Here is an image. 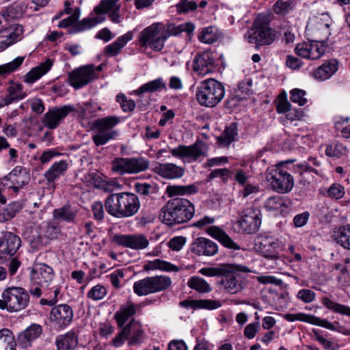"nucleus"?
Instances as JSON below:
<instances>
[{"label": "nucleus", "mask_w": 350, "mask_h": 350, "mask_svg": "<svg viewBox=\"0 0 350 350\" xmlns=\"http://www.w3.org/2000/svg\"><path fill=\"white\" fill-rule=\"evenodd\" d=\"M117 135V131H97V133L92 136V140L96 146H99L106 144L109 140L116 137Z\"/></svg>", "instance_id": "48"}, {"label": "nucleus", "mask_w": 350, "mask_h": 350, "mask_svg": "<svg viewBox=\"0 0 350 350\" xmlns=\"http://www.w3.org/2000/svg\"><path fill=\"white\" fill-rule=\"evenodd\" d=\"M130 321H134L135 323L131 325V338L129 341V345H134L139 344L142 342V338L144 334V331L141 329L139 323L135 319H131Z\"/></svg>", "instance_id": "49"}, {"label": "nucleus", "mask_w": 350, "mask_h": 350, "mask_svg": "<svg viewBox=\"0 0 350 350\" xmlns=\"http://www.w3.org/2000/svg\"><path fill=\"white\" fill-rule=\"evenodd\" d=\"M226 265L232 266V272L223 274V278L219 282L224 289L228 293L236 294L243 289V278L241 273H250L252 271L247 267L239 264L226 263Z\"/></svg>", "instance_id": "9"}, {"label": "nucleus", "mask_w": 350, "mask_h": 350, "mask_svg": "<svg viewBox=\"0 0 350 350\" xmlns=\"http://www.w3.org/2000/svg\"><path fill=\"white\" fill-rule=\"evenodd\" d=\"M195 206L186 198H177L169 200L159 214L162 222L173 226L189 221L193 217Z\"/></svg>", "instance_id": "1"}, {"label": "nucleus", "mask_w": 350, "mask_h": 350, "mask_svg": "<svg viewBox=\"0 0 350 350\" xmlns=\"http://www.w3.org/2000/svg\"><path fill=\"white\" fill-rule=\"evenodd\" d=\"M196 309L215 310L221 306V303L218 300L198 299L194 302Z\"/></svg>", "instance_id": "54"}, {"label": "nucleus", "mask_w": 350, "mask_h": 350, "mask_svg": "<svg viewBox=\"0 0 350 350\" xmlns=\"http://www.w3.org/2000/svg\"><path fill=\"white\" fill-rule=\"evenodd\" d=\"M292 160L280 162L275 169L266 173V180L270 183L272 189L280 193H288L294 186L292 175L286 170V165L291 163Z\"/></svg>", "instance_id": "5"}, {"label": "nucleus", "mask_w": 350, "mask_h": 350, "mask_svg": "<svg viewBox=\"0 0 350 350\" xmlns=\"http://www.w3.org/2000/svg\"><path fill=\"white\" fill-rule=\"evenodd\" d=\"M120 5H115L110 0H101L100 3L94 8V12L96 14L110 13L115 10Z\"/></svg>", "instance_id": "55"}, {"label": "nucleus", "mask_w": 350, "mask_h": 350, "mask_svg": "<svg viewBox=\"0 0 350 350\" xmlns=\"http://www.w3.org/2000/svg\"><path fill=\"white\" fill-rule=\"evenodd\" d=\"M73 310L67 304H59L53 307L50 312V320L59 328L67 327L72 321Z\"/></svg>", "instance_id": "17"}, {"label": "nucleus", "mask_w": 350, "mask_h": 350, "mask_svg": "<svg viewBox=\"0 0 350 350\" xmlns=\"http://www.w3.org/2000/svg\"><path fill=\"white\" fill-rule=\"evenodd\" d=\"M52 65V60L47 59L44 62L41 63L27 72L25 76V81L27 83H34L45 75L51 69Z\"/></svg>", "instance_id": "30"}, {"label": "nucleus", "mask_w": 350, "mask_h": 350, "mask_svg": "<svg viewBox=\"0 0 350 350\" xmlns=\"http://www.w3.org/2000/svg\"><path fill=\"white\" fill-rule=\"evenodd\" d=\"M206 232L225 247L233 250H241V247L239 244L234 242L228 234L219 227L215 226H211L207 228Z\"/></svg>", "instance_id": "24"}, {"label": "nucleus", "mask_w": 350, "mask_h": 350, "mask_svg": "<svg viewBox=\"0 0 350 350\" xmlns=\"http://www.w3.org/2000/svg\"><path fill=\"white\" fill-rule=\"evenodd\" d=\"M112 241L125 247L133 250H143L149 245L146 237L141 234H116L112 237Z\"/></svg>", "instance_id": "16"}, {"label": "nucleus", "mask_w": 350, "mask_h": 350, "mask_svg": "<svg viewBox=\"0 0 350 350\" xmlns=\"http://www.w3.org/2000/svg\"><path fill=\"white\" fill-rule=\"evenodd\" d=\"M53 278V269L46 264H40L33 268L31 279L40 286H48Z\"/></svg>", "instance_id": "21"}, {"label": "nucleus", "mask_w": 350, "mask_h": 350, "mask_svg": "<svg viewBox=\"0 0 350 350\" xmlns=\"http://www.w3.org/2000/svg\"><path fill=\"white\" fill-rule=\"evenodd\" d=\"M23 208L21 202H13L0 211V222L10 220Z\"/></svg>", "instance_id": "36"}, {"label": "nucleus", "mask_w": 350, "mask_h": 350, "mask_svg": "<svg viewBox=\"0 0 350 350\" xmlns=\"http://www.w3.org/2000/svg\"><path fill=\"white\" fill-rule=\"evenodd\" d=\"M136 312L135 306L133 303L128 302L126 306H122L114 315L119 327H123L126 321Z\"/></svg>", "instance_id": "32"}, {"label": "nucleus", "mask_w": 350, "mask_h": 350, "mask_svg": "<svg viewBox=\"0 0 350 350\" xmlns=\"http://www.w3.org/2000/svg\"><path fill=\"white\" fill-rule=\"evenodd\" d=\"M78 211L75 207L66 204L62 208H55L53 211V217L56 220L75 223Z\"/></svg>", "instance_id": "29"}, {"label": "nucleus", "mask_w": 350, "mask_h": 350, "mask_svg": "<svg viewBox=\"0 0 350 350\" xmlns=\"http://www.w3.org/2000/svg\"><path fill=\"white\" fill-rule=\"evenodd\" d=\"M156 174L166 179H176L181 178L185 174L183 167L174 163H158L154 168Z\"/></svg>", "instance_id": "22"}, {"label": "nucleus", "mask_w": 350, "mask_h": 350, "mask_svg": "<svg viewBox=\"0 0 350 350\" xmlns=\"http://www.w3.org/2000/svg\"><path fill=\"white\" fill-rule=\"evenodd\" d=\"M208 147L202 140H197L191 146L179 145L170 150L176 157L186 158L189 163L195 162L200 158L207 157Z\"/></svg>", "instance_id": "11"}, {"label": "nucleus", "mask_w": 350, "mask_h": 350, "mask_svg": "<svg viewBox=\"0 0 350 350\" xmlns=\"http://www.w3.org/2000/svg\"><path fill=\"white\" fill-rule=\"evenodd\" d=\"M150 162L143 157L116 158L111 163V170L120 175L137 174L146 170Z\"/></svg>", "instance_id": "10"}, {"label": "nucleus", "mask_w": 350, "mask_h": 350, "mask_svg": "<svg viewBox=\"0 0 350 350\" xmlns=\"http://www.w3.org/2000/svg\"><path fill=\"white\" fill-rule=\"evenodd\" d=\"M237 135V124L232 123L217 137V142L221 146H228L232 142L236 140Z\"/></svg>", "instance_id": "33"}, {"label": "nucleus", "mask_w": 350, "mask_h": 350, "mask_svg": "<svg viewBox=\"0 0 350 350\" xmlns=\"http://www.w3.org/2000/svg\"><path fill=\"white\" fill-rule=\"evenodd\" d=\"M322 303L329 310L350 317V307L334 302L327 297H323Z\"/></svg>", "instance_id": "47"}, {"label": "nucleus", "mask_w": 350, "mask_h": 350, "mask_svg": "<svg viewBox=\"0 0 350 350\" xmlns=\"http://www.w3.org/2000/svg\"><path fill=\"white\" fill-rule=\"evenodd\" d=\"M7 92L8 94L0 103V107L8 105L14 101L22 100L26 96V94L23 91V85L20 83L11 82Z\"/></svg>", "instance_id": "28"}, {"label": "nucleus", "mask_w": 350, "mask_h": 350, "mask_svg": "<svg viewBox=\"0 0 350 350\" xmlns=\"http://www.w3.org/2000/svg\"><path fill=\"white\" fill-rule=\"evenodd\" d=\"M293 0H278L273 5V10L277 14L284 15L293 9Z\"/></svg>", "instance_id": "53"}, {"label": "nucleus", "mask_w": 350, "mask_h": 350, "mask_svg": "<svg viewBox=\"0 0 350 350\" xmlns=\"http://www.w3.org/2000/svg\"><path fill=\"white\" fill-rule=\"evenodd\" d=\"M278 248L279 243L278 241L265 238L260 242L258 252L266 258L275 260L279 258Z\"/></svg>", "instance_id": "26"}, {"label": "nucleus", "mask_w": 350, "mask_h": 350, "mask_svg": "<svg viewBox=\"0 0 350 350\" xmlns=\"http://www.w3.org/2000/svg\"><path fill=\"white\" fill-rule=\"evenodd\" d=\"M135 323L134 321H130L122 331L112 340L111 343L115 347L121 346L124 340L127 339L131 334V325Z\"/></svg>", "instance_id": "52"}, {"label": "nucleus", "mask_w": 350, "mask_h": 350, "mask_svg": "<svg viewBox=\"0 0 350 350\" xmlns=\"http://www.w3.org/2000/svg\"><path fill=\"white\" fill-rule=\"evenodd\" d=\"M176 8L178 13H186L195 10L197 8V3L194 1L180 0L179 3L176 4Z\"/></svg>", "instance_id": "58"}, {"label": "nucleus", "mask_w": 350, "mask_h": 350, "mask_svg": "<svg viewBox=\"0 0 350 350\" xmlns=\"http://www.w3.org/2000/svg\"><path fill=\"white\" fill-rule=\"evenodd\" d=\"M85 181L90 185L95 187H100L103 183V179L96 172H89L85 176Z\"/></svg>", "instance_id": "63"}, {"label": "nucleus", "mask_w": 350, "mask_h": 350, "mask_svg": "<svg viewBox=\"0 0 350 350\" xmlns=\"http://www.w3.org/2000/svg\"><path fill=\"white\" fill-rule=\"evenodd\" d=\"M16 343L13 333L8 329L0 330V350H16Z\"/></svg>", "instance_id": "37"}, {"label": "nucleus", "mask_w": 350, "mask_h": 350, "mask_svg": "<svg viewBox=\"0 0 350 350\" xmlns=\"http://www.w3.org/2000/svg\"><path fill=\"white\" fill-rule=\"evenodd\" d=\"M284 319L288 321H294L296 320H299L313 325H319L330 330H335L334 325L332 323L329 322L327 320L322 319L314 316L305 314L303 313L286 314L284 315Z\"/></svg>", "instance_id": "23"}, {"label": "nucleus", "mask_w": 350, "mask_h": 350, "mask_svg": "<svg viewBox=\"0 0 350 350\" xmlns=\"http://www.w3.org/2000/svg\"><path fill=\"white\" fill-rule=\"evenodd\" d=\"M250 43L255 44L258 49L261 46L270 45L276 38V31L271 29L266 23H262L259 18L254 23V27L250 29L246 35Z\"/></svg>", "instance_id": "8"}, {"label": "nucleus", "mask_w": 350, "mask_h": 350, "mask_svg": "<svg viewBox=\"0 0 350 350\" xmlns=\"http://www.w3.org/2000/svg\"><path fill=\"white\" fill-rule=\"evenodd\" d=\"M42 332V327L40 325L36 323L31 324L18 334V341L19 345L23 348L31 346V342L37 339Z\"/></svg>", "instance_id": "25"}, {"label": "nucleus", "mask_w": 350, "mask_h": 350, "mask_svg": "<svg viewBox=\"0 0 350 350\" xmlns=\"http://www.w3.org/2000/svg\"><path fill=\"white\" fill-rule=\"evenodd\" d=\"M172 285V280L167 275H155L146 277L135 282L133 284V291L138 296L166 291Z\"/></svg>", "instance_id": "7"}, {"label": "nucleus", "mask_w": 350, "mask_h": 350, "mask_svg": "<svg viewBox=\"0 0 350 350\" xmlns=\"http://www.w3.org/2000/svg\"><path fill=\"white\" fill-rule=\"evenodd\" d=\"M24 57H18L12 62L0 66V78L5 77L18 69L24 61Z\"/></svg>", "instance_id": "46"}, {"label": "nucleus", "mask_w": 350, "mask_h": 350, "mask_svg": "<svg viewBox=\"0 0 350 350\" xmlns=\"http://www.w3.org/2000/svg\"><path fill=\"white\" fill-rule=\"evenodd\" d=\"M75 111L72 105H64L61 107H55L49 109L44 115L42 122L49 129H55L59 126L62 121L71 112Z\"/></svg>", "instance_id": "15"}, {"label": "nucleus", "mask_w": 350, "mask_h": 350, "mask_svg": "<svg viewBox=\"0 0 350 350\" xmlns=\"http://www.w3.org/2000/svg\"><path fill=\"white\" fill-rule=\"evenodd\" d=\"M95 77V69L93 64L78 68L68 73L69 83L75 89H79L88 85Z\"/></svg>", "instance_id": "14"}, {"label": "nucleus", "mask_w": 350, "mask_h": 350, "mask_svg": "<svg viewBox=\"0 0 350 350\" xmlns=\"http://www.w3.org/2000/svg\"><path fill=\"white\" fill-rule=\"evenodd\" d=\"M45 236L50 239H57L60 233L59 224L55 222H49L45 227Z\"/></svg>", "instance_id": "60"}, {"label": "nucleus", "mask_w": 350, "mask_h": 350, "mask_svg": "<svg viewBox=\"0 0 350 350\" xmlns=\"http://www.w3.org/2000/svg\"><path fill=\"white\" fill-rule=\"evenodd\" d=\"M68 164L66 161H60L53 163L51 167L44 173V176L48 183H53L66 170Z\"/></svg>", "instance_id": "34"}, {"label": "nucleus", "mask_w": 350, "mask_h": 350, "mask_svg": "<svg viewBox=\"0 0 350 350\" xmlns=\"http://www.w3.org/2000/svg\"><path fill=\"white\" fill-rule=\"evenodd\" d=\"M180 33V25L168 24L164 26L160 23H155L141 32L139 42L144 46L149 45L153 50L159 51L163 48L164 42L167 38L177 36Z\"/></svg>", "instance_id": "3"}, {"label": "nucleus", "mask_w": 350, "mask_h": 350, "mask_svg": "<svg viewBox=\"0 0 350 350\" xmlns=\"http://www.w3.org/2000/svg\"><path fill=\"white\" fill-rule=\"evenodd\" d=\"M337 70L336 63L324 64L314 72V77L321 80L329 78Z\"/></svg>", "instance_id": "45"}, {"label": "nucleus", "mask_w": 350, "mask_h": 350, "mask_svg": "<svg viewBox=\"0 0 350 350\" xmlns=\"http://www.w3.org/2000/svg\"><path fill=\"white\" fill-rule=\"evenodd\" d=\"M119 122V118L116 117H106L96 120L94 123V127L97 131L109 132L111 129Z\"/></svg>", "instance_id": "42"}, {"label": "nucleus", "mask_w": 350, "mask_h": 350, "mask_svg": "<svg viewBox=\"0 0 350 350\" xmlns=\"http://www.w3.org/2000/svg\"><path fill=\"white\" fill-rule=\"evenodd\" d=\"M107 294V289L105 287L100 284H97L92 287L87 294V296L90 299L93 300L102 299Z\"/></svg>", "instance_id": "56"}, {"label": "nucleus", "mask_w": 350, "mask_h": 350, "mask_svg": "<svg viewBox=\"0 0 350 350\" xmlns=\"http://www.w3.org/2000/svg\"><path fill=\"white\" fill-rule=\"evenodd\" d=\"M116 101L120 103L124 112L132 111L135 107V103L133 100H128L123 94H118L116 96Z\"/></svg>", "instance_id": "57"}, {"label": "nucleus", "mask_w": 350, "mask_h": 350, "mask_svg": "<svg viewBox=\"0 0 350 350\" xmlns=\"http://www.w3.org/2000/svg\"><path fill=\"white\" fill-rule=\"evenodd\" d=\"M133 33L132 31H128L124 35L119 37L115 42L107 45L105 49V53L106 55L112 57L118 55L128 41L132 40Z\"/></svg>", "instance_id": "31"}, {"label": "nucleus", "mask_w": 350, "mask_h": 350, "mask_svg": "<svg viewBox=\"0 0 350 350\" xmlns=\"http://www.w3.org/2000/svg\"><path fill=\"white\" fill-rule=\"evenodd\" d=\"M325 52V48L321 43L317 41L309 42L308 59H317Z\"/></svg>", "instance_id": "50"}, {"label": "nucleus", "mask_w": 350, "mask_h": 350, "mask_svg": "<svg viewBox=\"0 0 350 350\" xmlns=\"http://www.w3.org/2000/svg\"><path fill=\"white\" fill-rule=\"evenodd\" d=\"M239 231L245 234L256 233L261 224L260 211L252 206L243 210L241 218L237 221Z\"/></svg>", "instance_id": "12"}, {"label": "nucleus", "mask_w": 350, "mask_h": 350, "mask_svg": "<svg viewBox=\"0 0 350 350\" xmlns=\"http://www.w3.org/2000/svg\"><path fill=\"white\" fill-rule=\"evenodd\" d=\"M345 194L344 187L338 183H334L329 188L327 191V196L334 199H340L343 197Z\"/></svg>", "instance_id": "61"}, {"label": "nucleus", "mask_w": 350, "mask_h": 350, "mask_svg": "<svg viewBox=\"0 0 350 350\" xmlns=\"http://www.w3.org/2000/svg\"><path fill=\"white\" fill-rule=\"evenodd\" d=\"M334 240L344 248L350 250V225L340 228L334 235Z\"/></svg>", "instance_id": "44"}, {"label": "nucleus", "mask_w": 350, "mask_h": 350, "mask_svg": "<svg viewBox=\"0 0 350 350\" xmlns=\"http://www.w3.org/2000/svg\"><path fill=\"white\" fill-rule=\"evenodd\" d=\"M213 27H208L203 29L202 32L198 36L199 40L204 42L211 44L215 41L214 35L213 34Z\"/></svg>", "instance_id": "62"}, {"label": "nucleus", "mask_w": 350, "mask_h": 350, "mask_svg": "<svg viewBox=\"0 0 350 350\" xmlns=\"http://www.w3.org/2000/svg\"><path fill=\"white\" fill-rule=\"evenodd\" d=\"M187 286L199 293H208L212 291L210 284L199 276H193L187 281Z\"/></svg>", "instance_id": "39"}, {"label": "nucleus", "mask_w": 350, "mask_h": 350, "mask_svg": "<svg viewBox=\"0 0 350 350\" xmlns=\"http://www.w3.org/2000/svg\"><path fill=\"white\" fill-rule=\"evenodd\" d=\"M193 63V71L200 76L211 73L215 69V59L213 54L208 51L197 54Z\"/></svg>", "instance_id": "18"}, {"label": "nucleus", "mask_w": 350, "mask_h": 350, "mask_svg": "<svg viewBox=\"0 0 350 350\" xmlns=\"http://www.w3.org/2000/svg\"><path fill=\"white\" fill-rule=\"evenodd\" d=\"M4 36L7 37L10 45L20 40L23 33V27L18 24L12 25L2 30Z\"/></svg>", "instance_id": "43"}, {"label": "nucleus", "mask_w": 350, "mask_h": 350, "mask_svg": "<svg viewBox=\"0 0 350 350\" xmlns=\"http://www.w3.org/2000/svg\"><path fill=\"white\" fill-rule=\"evenodd\" d=\"M165 88V82L161 78H159L142 85L138 90H135V94L140 96L146 92H154Z\"/></svg>", "instance_id": "40"}, {"label": "nucleus", "mask_w": 350, "mask_h": 350, "mask_svg": "<svg viewBox=\"0 0 350 350\" xmlns=\"http://www.w3.org/2000/svg\"><path fill=\"white\" fill-rule=\"evenodd\" d=\"M305 95V91L299 89H293L291 91V100L293 103H298L299 106H303L307 102Z\"/></svg>", "instance_id": "59"}, {"label": "nucleus", "mask_w": 350, "mask_h": 350, "mask_svg": "<svg viewBox=\"0 0 350 350\" xmlns=\"http://www.w3.org/2000/svg\"><path fill=\"white\" fill-rule=\"evenodd\" d=\"M225 95L223 84L213 79L202 81L197 88L196 97L198 103L204 107H214Z\"/></svg>", "instance_id": "4"}, {"label": "nucleus", "mask_w": 350, "mask_h": 350, "mask_svg": "<svg viewBox=\"0 0 350 350\" xmlns=\"http://www.w3.org/2000/svg\"><path fill=\"white\" fill-rule=\"evenodd\" d=\"M191 250L199 256H213L217 252L218 247L213 241L204 237H199L192 243Z\"/></svg>", "instance_id": "20"}, {"label": "nucleus", "mask_w": 350, "mask_h": 350, "mask_svg": "<svg viewBox=\"0 0 350 350\" xmlns=\"http://www.w3.org/2000/svg\"><path fill=\"white\" fill-rule=\"evenodd\" d=\"M29 301L27 291L21 287H8L5 288L0 299V309L15 312L25 308Z\"/></svg>", "instance_id": "6"}, {"label": "nucleus", "mask_w": 350, "mask_h": 350, "mask_svg": "<svg viewBox=\"0 0 350 350\" xmlns=\"http://www.w3.org/2000/svg\"><path fill=\"white\" fill-rule=\"evenodd\" d=\"M21 239L15 234L5 232L0 240V264L9 260L21 246Z\"/></svg>", "instance_id": "13"}, {"label": "nucleus", "mask_w": 350, "mask_h": 350, "mask_svg": "<svg viewBox=\"0 0 350 350\" xmlns=\"http://www.w3.org/2000/svg\"><path fill=\"white\" fill-rule=\"evenodd\" d=\"M5 178L11 181L12 185L10 187L12 188L15 193H17L21 188L29 183L30 176L26 168L18 166Z\"/></svg>", "instance_id": "19"}, {"label": "nucleus", "mask_w": 350, "mask_h": 350, "mask_svg": "<svg viewBox=\"0 0 350 350\" xmlns=\"http://www.w3.org/2000/svg\"><path fill=\"white\" fill-rule=\"evenodd\" d=\"M232 266L226 265V263L219 264L215 267H204L200 269L198 272L203 275L213 277L221 276L223 274L232 272Z\"/></svg>", "instance_id": "41"}, {"label": "nucleus", "mask_w": 350, "mask_h": 350, "mask_svg": "<svg viewBox=\"0 0 350 350\" xmlns=\"http://www.w3.org/2000/svg\"><path fill=\"white\" fill-rule=\"evenodd\" d=\"M135 189L138 194L144 197L155 194L158 191L157 185L149 183H137L135 184Z\"/></svg>", "instance_id": "51"}, {"label": "nucleus", "mask_w": 350, "mask_h": 350, "mask_svg": "<svg viewBox=\"0 0 350 350\" xmlns=\"http://www.w3.org/2000/svg\"><path fill=\"white\" fill-rule=\"evenodd\" d=\"M104 20L105 17L103 16L83 18L72 27L70 32L77 33L90 29L96 26L98 23H102Z\"/></svg>", "instance_id": "38"}, {"label": "nucleus", "mask_w": 350, "mask_h": 350, "mask_svg": "<svg viewBox=\"0 0 350 350\" xmlns=\"http://www.w3.org/2000/svg\"><path fill=\"white\" fill-rule=\"evenodd\" d=\"M144 269L145 271L159 269L165 271L174 272H177L180 270L178 267L160 259H154V260L148 261L146 265H144Z\"/></svg>", "instance_id": "35"}, {"label": "nucleus", "mask_w": 350, "mask_h": 350, "mask_svg": "<svg viewBox=\"0 0 350 350\" xmlns=\"http://www.w3.org/2000/svg\"><path fill=\"white\" fill-rule=\"evenodd\" d=\"M186 243V238L183 237H175L170 240L167 245L174 251H179Z\"/></svg>", "instance_id": "64"}, {"label": "nucleus", "mask_w": 350, "mask_h": 350, "mask_svg": "<svg viewBox=\"0 0 350 350\" xmlns=\"http://www.w3.org/2000/svg\"><path fill=\"white\" fill-rule=\"evenodd\" d=\"M55 345L57 350H75L78 345L77 336L72 331L59 335L55 339Z\"/></svg>", "instance_id": "27"}, {"label": "nucleus", "mask_w": 350, "mask_h": 350, "mask_svg": "<svg viewBox=\"0 0 350 350\" xmlns=\"http://www.w3.org/2000/svg\"><path fill=\"white\" fill-rule=\"evenodd\" d=\"M107 212L117 218H125L135 215L139 209L140 202L134 193L122 192L113 193L105 201Z\"/></svg>", "instance_id": "2"}]
</instances>
